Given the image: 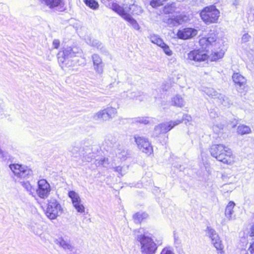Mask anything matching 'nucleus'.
Listing matches in <instances>:
<instances>
[{
	"label": "nucleus",
	"mask_w": 254,
	"mask_h": 254,
	"mask_svg": "<svg viewBox=\"0 0 254 254\" xmlns=\"http://www.w3.org/2000/svg\"><path fill=\"white\" fill-rule=\"evenodd\" d=\"M209 152L213 157L224 164L232 165L235 162L236 157L232 150L223 144L212 145Z\"/></svg>",
	"instance_id": "f257e3e1"
},
{
	"label": "nucleus",
	"mask_w": 254,
	"mask_h": 254,
	"mask_svg": "<svg viewBox=\"0 0 254 254\" xmlns=\"http://www.w3.org/2000/svg\"><path fill=\"white\" fill-rule=\"evenodd\" d=\"M137 239L141 245L142 252L146 254H153L157 249V246L162 244L161 238L156 239L154 241L153 239L144 235H140L137 237Z\"/></svg>",
	"instance_id": "f03ea898"
},
{
	"label": "nucleus",
	"mask_w": 254,
	"mask_h": 254,
	"mask_svg": "<svg viewBox=\"0 0 254 254\" xmlns=\"http://www.w3.org/2000/svg\"><path fill=\"white\" fill-rule=\"evenodd\" d=\"M108 6L117 13L124 20L128 22L134 29L137 31L140 30V26L137 21L127 13L129 11L128 10H125L124 8L114 1L109 3Z\"/></svg>",
	"instance_id": "7ed1b4c3"
},
{
	"label": "nucleus",
	"mask_w": 254,
	"mask_h": 254,
	"mask_svg": "<svg viewBox=\"0 0 254 254\" xmlns=\"http://www.w3.org/2000/svg\"><path fill=\"white\" fill-rule=\"evenodd\" d=\"M219 15V11L213 5L205 7L200 13L202 20L207 24L217 22Z\"/></svg>",
	"instance_id": "20e7f679"
},
{
	"label": "nucleus",
	"mask_w": 254,
	"mask_h": 254,
	"mask_svg": "<svg viewBox=\"0 0 254 254\" xmlns=\"http://www.w3.org/2000/svg\"><path fill=\"white\" fill-rule=\"evenodd\" d=\"M63 212V209L57 199H51L49 200L46 215L50 219L53 220L57 218Z\"/></svg>",
	"instance_id": "39448f33"
},
{
	"label": "nucleus",
	"mask_w": 254,
	"mask_h": 254,
	"mask_svg": "<svg viewBox=\"0 0 254 254\" xmlns=\"http://www.w3.org/2000/svg\"><path fill=\"white\" fill-rule=\"evenodd\" d=\"M11 171L16 176L21 179H28L33 175L32 170L28 167L18 164L9 166Z\"/></svg>",
	"instance_id": "423d86ee"
},
{
	"label": "nucleus",
	"mask_w": 254,
	"mask_h": 254,
	"mask_svg": "<svg viewBox=\"0 0 254 254\" xmlns=\"http://www.w3.org/2000/svg\"><path fill=\"white\" fill-rule=\"evenodd\" d=\"M209 58L207 51L201 49L193 50L187 54V60L195 63L206 62Z\"/></svg>",
	"instance_id": "0eeeda50"
},
{
	"label": "nucleus",
	"mask_w": 254,
	"mask_h": 254,
	"mask_svg": "<svg viewBox=\"0 0 254 254\" xmlns=\"http://www.w3.org/2000/svg\"><path fill=\"white\" fill-rule=\"evenodd\" d=\"M51 191V187L48 181L44 179L39 180L37 182L36 193L41 199H47Z\"/></svg>",
	"instance_id": "6e6552de"
},
{
	"label": "nucleus",
	"mask_w": 254,
	"mask_h": 254,
	"mask_svg": "<svg viewBox=\"0 0 254 254\" xmlns=\"http://www.w3.org/2000/svg\"><path fill=\"white\" fill-rule=\"evenodd\" d=\"M219 45L215 47L211 54L209 55V59L211 62H215L223 58L225 53L226 49L224 47V41L219 40L217 42Z\"/></svg>",
	"instance_id": "1a4fd4ad"
},
{
	"label": "nucleus",
	"mask_w": 254,
	"mask_h": 254,
	"mask_svg": "<svg viewBox=\"0 0 254 254\" xmlns=\"http://www.w3.org/2000/svg\"><path fill=\"white\" fill-rule=\"evenodd\" d=\"M135 142L139 150L149 156L153 152V148L147 138L137 136L135 137Z\"/></svg>",
	"instance_id": "9d476101"
},
{
	"label": "nucleus",
	"mask_w": 254,
	"mask_h": 254,
	"mask_svg": "<svg viewBox=\"0 0 254 254\" xmlns=\"http://www.w3.org/2000/svg\"><path fill=\"white\" fill-rule=\"evenodd\" d=\"M219 40L222 39L217 38L214 33H211L208 34L206 36L201 38L199 39V43L202 47L206 48L210 45H212L217 48L219 45L217 42Z\"/></svg>",
	"instance_id": "9b49d317"
},
{
	"label": "nucleus",
	"mask_w": 254,
	"mask_h": 254,
	"mask_svg": "<svg viewBox=\"0 0 254 254\" xmlns=\"http://www.w3.org/2000/svg\"><path fill=\"white\" fill-rule=\"evenodd\" d=\"M198 34V30L192 28H185L179 29L177 37L181 40H188L193 38Z\"/></svg>",
	"instance_id": "f8f14e48"
},
{
	"label": "nucleus",
	"mask_w": 254,
	"mask_h": 254,
	"mask_svg": "<svg viewBox=\"0 0 254 254\" xmlns=\"http://www.w3.org/2000/svg\"><path fill=\"white\" fill-rule=\"evenodd\" d=\"M75 53L70 47L65 48L63 51H60L58 55L59 62L64 64L66 59L75 56Z\"/></svg>",
	"instance_id": "ddd939ff"
},
{
	"label": "nucleus",
	"mask_w": 254,
	"mask_h": 254,
	"mask_svg": "<svg viewBox=\"0 0 254 254\" xmlns=\"http://www.w3.org/2000/svg\"><path fill=\"white\" fill-rule=\"evenodd\" d=\"M92 58L94 69L97 73L101 74L103 71L104 68V64L101 58L97 54L93 55Z\"/></svg>",
	"instance_id": "4468645a"
},
{
	"label": "nucleus",
	"mask_w": 254,
	"mask_h": 254,
	"mask_svg": "<svg viewBox=\"0 0 254 254\" xmlns=\"http://www.w3.org/2000/svg\"><path fill=\"white\" fill-rule=\"evenodd\" d=\"M235 206V203L230 201L227 204L225 210V216L228 220H234L236 219V215L234 208Z\"/></svg>",
	"instance_id": "2eb2a0df"
},
{
	"label": "nucleus",
	"mask_w": 254,
	"mask_h": 254,
	"mask_svg": "<svg viewBox=\"0 0 254 254\" xmlns=\"http://www.w3.org/2000/svg\"><path fill=\"white\" fill-rule=\"evenodd\" d=\"M46 4L50 8L57 7L60 11L64 10L65 8V3L64 0H44Z\"/></svg>",
	"instance_id": "dca6fc26"
},
{
	"label": "nucleus",
	"mask_w": 254,
	"mask_h": 254,
	"mask_svg": "<svg viewBox=\"0 0 254 254\" xmlns=\"http://www.w3.org/2000/svg\"><path fill=\"white\" fill-rule=\"evenodd\" d=\"M230 179V183H226L221 187V191L224 193H230L235 189L233 184L236 181V176L234 175L231 176Z\"/></svg>",
	"instance_id": "f3484780"
},
{
	"label": "nucleus",
	"mask_w": 254,
	"mask_h": 254,
	"mask_svg": "<svg viewBox=\"0 0 254 254\" xmlns=\"http://www.w3.org/2000/svg\"><path fill=\"white\" fill-rule=\"evenodd\" d=\"M232 79L235 84L244 87L247 83L246 79L239 73H234L232 76Z\"/></svg>",
	"instance_id": "a211bd4d"
},
{
	"label": "nucleus",
	"mask_w": 254,
	"mask_h": 254,
	"mask_svg": "<svg viewBox=\"0 0 254 254\" xmlns=\"http://www.w3.org/2000/svg\"><path fill=\"white\" fill-rule=\"evenodd\" d=\"M106 111L105 109L101 110L96 113L93 116V119L95 121H100V122H105L108 121L110 120L109 119L107 114H106Z\"/></svg>",
	"instance_id": "6ab92c4d"
},
{
	"label": "nucleus",
	"mask_w": 254,
	"mask_h": 254,
	"mask_svg": "<svg viewBox=\"0 0 254 254\" xmlns=\"http://www.w3.org/2000/svg\"><path fill=\"white\" fill-rule=\"evenodd\" d=\"M205 93L209 96L213 98H218L220 101L224 100V96L218 93L214 89L211 88H207L204 90Z\"/></svg>",
	"instance_id": "aec40b11"
},
{
	"label": "nucleus",
	"mask_w": 254,
	"mask_h": 254,
	"mask_svg": "<svg viewBox=\"0 0 254 254\" xmlns=\"http://www.w3.org/2000/svg\"><path fill=\"white\" fill-rule=\"evenodd\" d=\"M182 120H176L174 122H169L164 124H160V126H163L162 127V131L163 133H165L171 130L174 127L180 124Z\"/></svg>",
	"instance_id": "412c9836"
},
{
	"label": "nucleus",
	"mask_w": 254,
	"mask_h": 254,
	"mask_svg": "<svg viewBox=\"0 0 254 254\" xmlns=\"http://www.w3.org/2000/svg\"><path fill=\"white\" fill-rule=\"evenodd\" d=\"M57 241V244L65 250L71 252L74 250L73 246L71 245L69 241L64 240L63 238L59 239Z\"/></svg>",
	"instance_id": "4be33fe9"
},
{
	"label": "nucleus",
	"mask_w": 254,
	"mask_h": 254,
	"mask_svg": "<svg viewBox=\"0 0 254 254\" xmlns=\"http://www.w3.org/2000/svg\"><path fill=\"white\" fill-rule=\"evenodd\" d=\"M172 104L177 107L182 108L185 106V102L183 98L180 95H176L172 98Z\"/></svg>",
	"instance_id": "5701e85b"
},
{
	"label": "nucleus",
	"mask_w": 254,
	"mask_h": 254,
	"mask_svg": "<svg viewBox=\"0 0 254 254\" xmlns=\"http://www.w3.org/2000/svg\"><path fill=\"white\" fill-rule=\"evenodd\" d=\"M150 41L153 44H156L159 47L164 43L163 40L158 35L151 34L148 37Z\"/></svg>",
	"instance_id": "b1692460"
},
{
	"label": "nucleus",
	"mask_w": 254,
	"mask_h": 254,
	"mask_svg": "<svg viewBox=\"0 0 254 254\" xmlns=\"http://www.w3.org/2000/svg\"><path fill=\"white\" fill-rule=\"evenodd\" d=\"M252 132L250 127L245 125H239L237 127V133L241 135L250 134Z\"/></svg>",
	"instance_id": "393cba45"
},
{
	"label": "nucleus",
	"mask_w": 254,
	"mask_h": 254,
	"mask_svg": "<svg viewBox=\"0 0 254 254\" xmlns=\"http://www.w3.org/2000/svg\"><path fill=\"white\" fill-rule=\"evenodd\" d=\"M148 217V214L145 212H139L135 214L133 216V219L136 223H140L144 219Z\"/></svg>",
	"instance_id": "a878e982"
},
{
	"label": "nucleus",
	"mask_w": 254,
	"mask_h": 254,
	"mask_svg": "<svg viewBox=\"0 0 254 254\" xmlns=\"http://www.w3.org/2000/svg\"><path fill=\"white\" fill-rule=\"evenodd\" d=\"M211 243L217 250L222 251L223 249V245L218 235L217 237H215L211 239Z\"/></svg>",
	"instance_id": "bb28decb"
},
{
	"label": "nucleus",
	"mask_w": 254,
	"mask_h": 254,
	"mask_svg": "<svg viewBox=\"0 0 254 254\" xmlns=\"http://www.w3.org/2000/svg\"><path fill=\"white\" fill-rule=\"evenodd\" d=\"M21 186L32 196H34V189L29 181H22Z\"/></svg>",
	"instance_id": "cd10ccee"
},
{
	"label": "nucleus",
	"mask_w": 254,
	"mask_h": 254,
	"mask_svg": "<svg viewBox=\"0 0 254 254\" xmlns=\"http://www.w3.org/2000/svg\"><path fill=\"white\" fill-rule=\"evenodd\" d=\"M104 109L110 120L115 117L117 114V110L116 108L109 106Z\"/></svg>",
	"instance_id": "c85d7f7f"
},
{
	"label": "nucleus",
	"mask_w": 254,
	"mask_h": 254,
	"mask_svg": "<svg viewBox=\"0 0 254 254\" xmlns=\"http://www.w3.org/2000/svg\"><path fill=\"white\" fill-rule=\"evenodd\" d=\"M83 1L87 6L93 10L99 8V4L95 0H83Z\"/></svg>",
	"instance_id": "c756f323"
},
{
	"label": "nucleus",
	"mask_w": 254,
	"mask_h": 254,
	"mask_svg": "<svg viewBox=\"0 0 254 254\" xmlns=\"http://www.w3.org/2000/svg\"><path fill=\"white\" fill-rule=\"evenodd\" d=\"M129 9L133 15H139L143 12V9L140 6L134 4L131 5Z\"/></svg>",
	"instance_id": "7c9ffc66"
},
{
	"label": "nucleus",
	"mask_w": 254,
	"mask_h": 254,
	"mask_svg": "<svg viewBox=\"0 0 254 254\" xmlns=\"http://www.w3.org/2000/svg\"><path fill=\"white\" fill-rule=\"evenodd\" d=\"M68 196L71 199L72 204L81 200L79 194L74 191H69L68 193Z\"/></svg>",
	"instance_id": "2f4dec72"
},
{
	"label": "nucleus",
	"mask_w": 254,
	"mask_h": 254,
	"mask_svg": "<svg viewBox=\"0 0 254 254\" xmlns=\"http://www.w3.org/2000/svg\"><path fill=\"white\" fill-rule=\"evenodd\" d=\"M176 9L175 3L166 5L163 9V12L165 14L172 13L175 12Z\"/></svg>",
	"instance_id": "473e14b6"
},
{
	"label": "nucleus",
	"mask_w": 254,
	"mask_h": 254,
	"mask_svg": "<svg viewBox=\"0 0 254 254\" xmlns=\"http://www.w3.org/2000/svg\"><path fill=\"white\" fill-rule=\"evenodd\" d=\"M73 206L77 212L81 214L85 212V207L81 202V200L73 204Z\"/></svg>",
	"instance_id": "72a5a7b5"
},
{
	"label": "nucleus",
	"mask_w": 254,
	"mask_h": 254,
	"mask_svg": "<svg viewBox=\"0 0 254 254\" xmlns=\"http://www.w3.org/2000/svg\"><path fill=\"white\" fill-rule=\"evenodd\" d=\"M95 164L98 166H102L104 167H107L109 164L108 159L106 158H101L100 159L96 160Z\"/></svg>",
	"instance_id": "f704fd0d"
},
{
	"label": "nucleus",
	"mask_w": 254,
	"mask_h": 254,
	"mask_svg": "<svg viewBox=\"0 0 254 254\" xmlns=\"http://www.w3.org/2000/svg\"><path fill=\"white\" fill-rule=\"evenodd\" d=\"M205 232L207 236L210 238L211 240L215 237H217V236L218 235L215 230L210 227H207Z\"/></svg>",
	"instance_id": "c9c22d12"
},
{
	"label": "nucleus",
	"mask_w": 254,
	"mask_h": 254,
	"mask_svg": "<svg viewBox=\"0 0 254 254\" xmlns=\"http://www.w3.org/2000/svg\"><path fill=\"white\" fill-rule=\"evenodd\" d=\"M164 53L167 56H171L173 55V51L171 50L169 46L165 42L160 47Z\"/></svg>",
	"instance_id": "e433bc0d"
},
{
	"label": "nucleus",
	"mask_w": 254,
	"mask_h": 254,
	"mask_svg": "<svg viewBox=\"0 0 254 254\" xmlns=\"http://www.w3.org/2000/svg\"><path fill=\"white\" fill-rule=\"evenodd\" d=\"M164 22H165L167 24L169 25L170 26H174L180 24L179 19L177 18H168L167 19H164Z\"/></svg>",
	"instance_id": "4c0bfd02"
},
{
	"label": "nucleus",
	"mask_w": 254,
	"mask_h": 254,
	"mask_svg": "<svg viewBox=\"0 0 254 254\" xmlns=\"http://www.w3.org/2000/svg\"><path fill=\"white\" fill-rule=\"evenodd\" d=\"M224 127L223 125L221 124H214L213 126V130L216 133H219L223 130Z\"/></svg>",
	"instance_id": "58836bf2"
},
{
	"label": "nucleus",
	"mask_w": 254,
	"mask_h": 254,
	"mask_svg": "<svg viewBox=\"0 0 254 254\" xmlns=\"http://www.w3.org/2000/svg\"><path fill=\"white\" fill-rule=\"evenodd\" d=\"M251 39V36L248 33H245L242 36L241 42L243 43H245L250 41Z\"/></svg>",
	"instance_id": "ea45409f"
},
{
	"label": "nucleus",
	"mask_w": 254,
	"mask_h": 254,
	"mask_svg": "<svg viewBox=\"0 0 254 254\" xmlns=\"http://www.w3.org/2000/svg\"><path fill=\"white\" fill-rule=\"evenodd\" d=\"M160 254H175L172 250L169 247L164 248Z\"/></svg>",
	"instance_id": "a19ab883"
},
{
	"label": "nucleus",
	"mask_w": 254,
	"mask_h": 254,
	"mask_svg": "<svg viewBox=\"0 0 254 254\" xmlns=\"http://www.w3.org/2000/svg\"><path fill=\"white\" fill-rule=\"evenodd\" d=\"M136 122L144 124H147L149 123L147 118H138L136 119Z\"/></svg>",
	"instance_id": "79ce46f5"
},
{
	"label": "nucleus",
	"mask_w": 254,
	"mask_h": 254,
	"mask_svg": "<svg viewBox=\"0 0 254 254\" xmlns=\"http://www.w3.org/2000/svg\"><path fill=\"white\" fill-rule=\"evenodd\" d=\"M232 175H228V174L223 175L222 176L223 180L226 182H227L228 183H230L231 182V179L230 176Z\"/></svg>",
	"instance_id": "37998d69"
},
{
	"label": "nucleus",
	"mask_w": 254,
	"mask_h": 254,
	"mask_svg": "<svg viewBox=\"0 0 254 254\" xmlns=\"http://www.w3.org/2000/svg\"><path fill=\"white\" fill-rule=\"evenodd\" d=\"M162 127H163V126H160V125L155 127V131L156 134H159L163 133V131H162Z\"/></svg>",
	"instance_id": "c03bdc74"
},
{
	"label": "nucleus",
	"mask_w": 254,
	"mask_h": 254,
	"mask_svg": "<svg viewBox=\"0 0 254 254\" xmlns=\"http://www.w3.org/2000/svg\"><path fill=\"white\" fill-rule=\"evenodd\" d=\"M60 44V42L58 39H55L53 41V46L54 47L55 49H58L59 48Z\"/></svg>",
	"instance_id": "a18cd8bd"
},
{
	"label": "nucleus",
	"mask_w": 254,
	"mask_h": 254,
	"mask_svg": "<svg viewBox=\"0 0 254 254\" xmlns=\"http://www.w3.org/2000/svg\"><path fill=\"white\" fill-rule=\"evenodd\" d=\"M87 42L89 44H90V45H92L93 46H97L98 44V43H99L97 40H94V39L92 41H91V39H89V41H87Z\"/></svg>",
	"instance_id": "49530a36"
},
{
	"label": "nucleus",
	"mask_w": 254,
	"mask_h": 254,
	"mask_svg": "<svg viewBox=\"0 0 254 254\" xmlns=\"http://www.w3.org/2000/svg\"><path fill=\"white\" fill-rule=\"evenodd\" d=\"M250 254H254V242L251 243L250 247L248 249Z\"/></svg>",
	"instance_id": "de8ad7c7"
},
{
	"label": "nucleus",
	"mask_w": 254,
	"mask_h": 254,
	"mask_svg": "<svg viewBox=\"0 0 254 254\" xmlns=\"http://www.w3.org/2000/svg\"><path fill=\"white\" fill-rule=\"evenodd\" d=\"M114 171L118 172L121 176H123L122 173V167L121 166H118L114 168Z\"/></svg>",
	"instance_id": "09e8293b"
},
{
	"label": "nucleus",
	"mask_w": 254,
	"mask_h": 254,
	"mask_svg": "<svg viewBox=\"0 0 254 254\" xmlns=\"http://www.w3.org/2000/svg\"><path fill=\"white\" fill-rule=\"evenodd\" d=\"M184 120L187 121L188 122H189L191 121V117L188 115H185L184 116L183 119Z\"/></svg>",
	"instance_id": "8fccbe9b"
},
{
	"label": "nucleus",
	"mask_w": 254,
	"mask_h": 254,
	"mask_svg": "<svg viewBox=\"0 0 254 254\" xmlns=\"http://www.w3.org/2000/svg\"><path fill=\"white\" fill-rule=\"evenodd\" d=\"M31 228L34 233H36V234H38L39 231L36 230L34 226H31Z\"/></svg>",
	"instance_id": "3c124183"
},
{
	"label": "nucleus",
	"mask_w": 254,
	"mask_h": 254,
	"mask_svg": "<svg viewBox=\"0 0 254 254\" xmlns=\"http://www.w3.org/2000/svg\"><path fill=\"white\" fill-rule=\"evenodd\" d=\"M251 235L254 236V225L252 226L251 229Z\"/></svg>",
	"instance_id": "603ef678"
},
{
	"label": "nucleus",
	"mask_w": 254,
	"mask_h": 254,
	"mask_svg": "<svg viewBox=\"0 0 254 254\" xmlns=\"http://www.w3.org/2000/svg\"><path fill=\"white\" fill-rule=\"evenodd\" d=\"M252 52H254V51L252 50Z\"/></svg>",
	"instance_id": "864d4df0"
}]
</instances>
